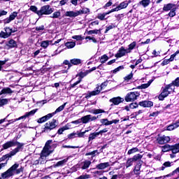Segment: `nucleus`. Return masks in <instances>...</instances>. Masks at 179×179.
Here are the masks:
<instances>
[{
  "label": "nucleus",
  "instance_id": "obj_1",
  "mask_svg": "<svg viewBox=\"0 0 179 179\" xmlns=\"http://www.w3.org/2000/svg\"><path fill=\"white\" fill-rule=\"evenodd\" d=\"M13 146H17V148L10 152V153L5 155L1 158H0V162H3V160H6V159H10V157H12V156H15L16 153H19L20 150H23L24 143H20L16 140H13L8 141L3 145V148L5 150L9 149V148H13Z\"/></svg>",
  "mask_w": 179,
  "mask_h": 179
},
{
  "label": "nucleus",
  "instance_id": "obj_2",
  "mask_svg": "<svg viewBox=\"0 0 179 179\" xmlns=\"http://www.w3.org/2000/svg\"><path fill=\"white\" fill-rule=\"evenodd\" d=\"M18 168L19 164H13L6 172L1 173L2 178H9V177H12V176H15V174H20V173H23V170H24V169L22 166L20 169Z\"/></svg>",
  "mask_w": 179,
  "mask_h": 179
},
{
  "label": "nucleus",
  "instance_id": "obj_3",
  "mask_svg": "<svg viewBox=\"0 0 179 179\" xmlns=\"http://www.w3.org/2000/svg\"><path fill=\"white\" fill-rule=\"evenodd\" d=\"M51 143H52V140L48 141L45 146L41 153V159H44V158L50 156L52 152H54V150H51Z\"/></svg>",
  "mask_w": 179,
  "mask_h": 179
},
{
  "label": "nucleus",
  "instance_id": "obj_4",
  "mask_svg": "<svg viewBox=\"0 0 179 179\" xmlns=\"http://www.w3.org/2000/svg\"><path fill=\"white\" fill-rule=\"evenodd\" d=\"M172 92H174V90L171 87V85H169V84L166 85L158 96L159 100L163 101V100H164V99H166V97H167V96H169V94Z\"/></svg>",
  "mask_w": 179,
  "mask_h": 179
},
{
  "label": "nucleus",
  "instance_id": "obj_5",
  "mask_svg": "<svg viewBox=\"0 0 179 179\" xmlns=\"http://www.w3.org/2000/svg\"><path fill=\"white\" fill-rule=\"evenodd\" d=\"M107 86V82L103 83L101 86H98L95 88V90L92 92H90L85 96L86 99H90L92 96H97V94H100V92L104 89Z\"/></svg>",
  "mask_w": 179,
  "mask_h": 179
},
{
  "label": "nucleus",
  "instance_id": "obj_6",
  "mask_svg": "<svg viewBox=\"0 0 179 179\" xmlns=\"http://www.w3.org/2000/svg\"><path fill=\"white\" fill-rule=\"evenodd\" d=\"M54 10L50 5L43 6L38 12V16H43V15H51Z\"/></svg>",
  "mask_w": 179,
  "mask_h": 179
},
{
  "label": "nucleus",
  "instance_id": "obj_7",
  "mask_svg": "<svg viewBox=\"0 0 179 179\" xmlns=\"http://www.w3.org/2000/svg\"><path fill=\"white\" fill-rule=\"evenodd\" d=\"M139 96H141V94L138 92H131L126 95L124 99L127 102L135 101Z\"/></svg>",
  "mask_w": 179,
  "mask_h": 179
},
{
  "label": "nucleus",
  "instance_id": "obj_8",
  "mask_svg": "<svg viewBox=\"0 0 179 179\" xmlns=\"http://www.w3.org/2000/svg\"><path fill=\"white\" fill-rule=\"evenodd\" d=\"M57 121L53 120L52 122H48L45 124V127L43 129V132H50L51 130L54 129L57 127V124H55Z\"/></svg>",
  "mask_w": 179,
  "mask_h": 179
},
{
  "label": "nucleus",
  "instance_id": "obj_9",
  "mask_svg": "<svg viewBox=\"0 0 179 179\" xmlns=\"http://www.w3.org/2000/svg\"><path fill=\"white\" fill-rule=\"evenodd\" d=\"M5 32L1 31L0 33V37L2 38H8V37H10L12 33H15L16 29H12L10 27H6L4 29Z\"/></svg>",
  "mask_w": 179,
  "mask_h": 179
},
{
  "label": "nucleus",
  "instance_id": "obj_10",
  "mask_svg": "<svg viewBox=\"0 0 179 179\" xmlns=\"http://www.w3.org/2000/svg\"><path fill=\"white\" fill-rule=\"evenodd\" d=\"M171 141V138H170V136H158L157 138V142L159 143V145H164L165 143H169Z\"/></svg>",
  "mask_w": 179,
  "mask_h": 179
},
{
  "label": "nucleus",
  "instance_id": "obj_11",
  "mask_svg": "<svg viewBox=\"0 0 179 179\" xmlns=\"http://www.w3.org/2000/svg\"><path fill=\"white\" fill-rule=\"evenodd\" d=\"M127 54H129V52H128L127 49H125V48H124V46H122L121 48H120V49L118 50L117 54L115 55V57L116 58H122V57H125V55H127Z\"/></svg>",
  "mask_w": 179,
  "mask_h": 179
},
{
  "label": "nucleus",
  "instance_id": "obj_12",
  "mask_svg": "<svg viewBox=\"0 0 179 179\" xmlns=\"http://www.w3.org/2000/svg\"><path fill=\"white\" fill-rule=\"evenodd\" d=\"M143 163V161H138L136 164V165L134 167V169L133 170L134 174L136 176H139L141 174V169L142 167V164Z\"/></svg>",
  "mask_w": 179,
  "mask_h": 179
},
{
  "label": "nucleus",
  "instance_id": "obj_13",
  "mask_svg": "<svg viewBox=\"0 0 179 179\" xmlns=\"http://www.w3.org/2000/svg\"><path fill=\"white\" fill-rule=\"evenodd\" d=\"M17 47V43L13 39H10L6 43V48L7 50H10V48H16Z\"/></svg>",
  "mask_w": 179,
  "mask_h": 179
},
{
  "label": "nucleus",
  "instance_id": "obj_14",
  "mask_svg": "<svg viewBox=\"0 0 179 179\" xmlns=\"http://www.w3.org/2000/svg\"><path fill=\"white\" fill-rule=\"evenodd\" d=\"M38 110V109H34V110H31L30 112H27L25 113L24 115L15 119V121H19L20 120H23V118H27V117H31V115H34V114H36V113H37Z\"/></svg>",
  "mask_w": 179,
  "mask_h": 179
},
{
  "label": "nucleus",
  "instance_id": "obj_15",
  "mask_svg": "<svg viewBox=\"0 0 179 179\" xmlns=\"http://www.w3.org/2000/svg\"><path fill=\"white\" fill-rule=\"evenodd\" d=\"M52 117H54V113H49V114L39 118L37 120V122H38V124H43V122H45V121H48V120H50V118H52Z\"/></svg>",
  "mask_w": 179,
  "mask_h": 179
},
{
  "label": "nucleus",
  "instance_id": "obj_16",
  "mask_svg": "<svg viewBox=\"0 0 179 179\" xmlns=\"http://www.w3.org/2000/svg\"><path fill=\"white\" fill-rule=\"evenodd\" d=\"M64 16L67 17H76L79 16V11H66L64 14Z\"/></svg>",
  "mask_w": 179,
  "mask_h": 179
},
{
  "label": "nucleus",
  "instance_id": "obj_17",
  "mask_svg": "<svg viewBox=\"0 0 179 179\" xmlns=\"http://www.w3.org/2000/svg\"><path fill=\"white\" fill-rule=\"evenodd\" d=\"M110 103H113L115 104V106H118V104H120V103H122L124 101V99L121 98L120 96L113 98L110 99Z\"/></svg>",
  "mask_w": 179,
  "mask_h": 179
},
{
  "label": "nucleus",
  "instance_id": "obj_18",
  "mask_svg": "<svg viewBox=\"0 0 179 179\" xmlns=\"http://www.w3.org/2000/svg\"><path fill=\"white\" fill-rule=\"evenodd\" d=\"M92 164V162L89 160H85L80 164V166L82 169V170H86L87 169H89L90 167V165Z\"/></svg>",
  "mask_w": 179,
  "mask_h": 179
},
{
  "label": "nucleus",
  "instance_id": "obj_19",
  "mask_svg": "<svg viewBox=\"0 0 179 179\" xmlns=\"http://www.w3.org/2000/svg\"><path fill=\"white\" fill-rule=\"evenodd\" d=\"M178 127H179V120L176 122L169 125L166 127V131H174V129L178 128Z\"/></svg>",
  "mask_w": 179,
  "mask_h": 179
},
{
  "label": "nucleus",
  "instance_id": "obj_20",
  "mask_svg": "<svg viewBox=\"0 0 179 179\" xmlns=\"http://www.w3.org/2000/svg\"><path fill=\"white\" fill-rule=\"evenodd\" d=\"M176 6V4L169 3L168 4H164L163 7V10L164 12H169V10H171Z\"/></svg>",
  "mask_w": 179,
  "mask_h": 179
},
{
  "label": "nucleus",
  "instance_id": "obj_21",
  "mask_svg": "<svg viewBox=\"0 0 179 179\" xmlns=\"http://www.w3.org/2000/svg\"><path fill=\"white\" fill-rule=\"evenodd\" d=\"M139 106L141 107H152L153 106V102L150 101H143L139 102Z\"/></svg>",
  "mask_w": 179,
  "mask_h": 179
},
{
  "label": "nucleus",
  "instance_id": "obj_22",
  "mask_svg": "<svg viewBox=\"0 0 179 179\" xmlns=\"http://www.w3.org/2000/svg\"><path fill=\"white\" fill-rule=\"evenodd\" d=\"M107 167H110V163L108 162L101 163L96 165V169L99 170H104V169H107Z\"/></svg>",
  "mask_w": 179,
  "mask_h": 179
},
{
  "label": "nucleus",
  "instance_id": "obj_23",
  "mask_svg": "<svg viewBox=\"0 0 179 179\" xmlns=\"http://www.w3.org/2000/svg\"><path fill=\"white\" fill-rule=\"evenodd\" d=\"M12 93H13V91L10 88L5 87L0 92V96H1V94H12Z\"/></svg>",
  "mask_w": 179,
  "mask_h": 179
},
{
  "label": "nucleus",
  "instance_id": "obj_24",
  "mask_svg": "<svg viewBox=\"0 0 179 179\" xmlns=\"http://www.w3.org/2000/svg\"><path fill=\"white\" fill-rule=\"evenodd\" d=\"M169 85H171V87L172 89H176L175 87H179V77H178L177 78H176L175 80H173L171 84H169Z\"/></svg>",
  "mask_w": 179,
  "mask_h": 179
},
{
  "label": "nucleus",
  "instance_id": "obj_25",
  "mask_svg": "<svg viewBox=\"0 0 179 179\" xmlns=\"http://www.w3.org/2000/svg\"><path fill=\"white\" fill-rule=\"evenodd\" d=\"M90 117L92 115H87L81 117V122L83 124H87L90 121Z\"/></svg>",
  "mask_w": 179,
  "mask_h": 179
},
{
  "label": "nucleus",
  "instance_id": "obj_26",
  "mask_svg": "<svg viewBox=\"0 0 179 179\" xmlns=\"http://www.w3.org/2000/svg\"><path fill=\"white\" fill-rule=\"evenodd\" d=\"M138 5H141L143 8H147V6L150 5V0H142L139 1Z\"/></svg>",
  "mask_w": 179,
  "mask_h": 179
},
{
  "label": "nucleus",
  "instance_id": "obj_27",
  "mask_svg": "<svg viewBox=\"0 0 179 179\" xmlns=\"http://www.w3.org/2000/svg\"><path fill=\"white\" fill-rule=\"evenodd\" d=\"M171 150L173 155H176V153H179V143L171 145Z\"/></svg>",
  "mask_w": 179,
  "mask_h": 179
},
{
  "label": "nucleus",
  "instance_id": "obj_28",
  "mask_svg": "<svg viewBox=\"0 0 179 179\" xmlns=\"http://www.w3.org/2000/svg\"><path fill=\"white\" fill-rule=\"evenodd\" d=\"M128 48L127 49L129 54H131V52H132V50H134L135 48V47H136V42L134 41L131 43H130L128 45Z\"/></svg>",
  "mask_w": 179,
  "mask_h": 179
},
{
  "label": "nucleus",
  "instance_id": "obj_29",
  "mask_svg": "<svg viewBox=\"0 0 179 179\" xmlns=\"http://www.w3.org/2000/svg\"><path fill=\"white\" fill-rule=\"evenodd\" d=\"M67 103H64L63 105L60 106L59 108H57L56 109V110L53 113H52V114H53V115H55V114H57V113H61V111H62L64 110V108H65V106H66Z\"/></svg>",
  "mask_w": 179,
  "mask_h": 179
},
{
  "label": "nucleus",
  "instance_id": "obj_30",
  "mask_svg": "<svg viewBox=\"0 0 179 179\" xmlns=\"http://www.w3.org/2000/svg\"><path fill=\"white\" fill-rule=\"evenodd\" d=\"M91 114H103V113H106L104 110L102 109H92L90 111Z\"/></svg>",
  "mask_w": 179,
  "mask_h": 179
},
{
  "label": "nucleus",
  "instance_id": "obj_31",
  "mask_svg": "<svg viewBox=\"0 0 179 179\" xmlns=\"http://www.w3.org/2000/svg\"><path fill=\"white\" fill-rule=\"evenodd\" d=\"M69 157L62 160V161H59L58 162H57V164H55V167H59L61 166H64V164H65V163L68 162L69 160Z\"/></svg>",
  "mask_w": 179,
  "mask_h": 179
},
{
  "label": "nucleus",
  "instance_id": "obj_32",
  "mask_svg": "<svg viewBox=\"0 0 179 179\" xmlns=\"http://www.w3.org/2000/svg\"><path fill=\"white\" fill-rule=\"evenodd\" d=\"M72 65H80L82 64V60L80 59H73L70 60Z\"/></svg>",
  "mask_w": 179,
  "mask_h": 179
},
{
  "label": "nucleus",
  "instance_id": "obj_33",
  "mask_svg": "<svg viewBox=\"0 0 179 179\" xmlns=\"http://www.w3.org/2000/svg\"><path fill=\"white\" fill-rule=\"evenodd\" d=\"M51 43H52L51 41H43L41 43V47H42V48H47Z\"/></svg>",
  "mask_w": 179,
  "mask_h": 179
},
{
  "label": "nucleus",
  "instance_id": "obj_34",
  "mask_svg": "<svg viewBox=\"0 0 179 179\" xmlns=\"http://www.w3.org/2000/svg\"><path fill=\"white\" fill-rule=\"evenodd\" d=\"M143 157V155L141 154H137L134 155L131 159H133V162H140L141 161V159Z\"/></svg>",
  "mask_w": 179,
  "mask_h": 179
},
{
  "label": "nucleus",
  "instance_id": "obj_35",
  "mask_svg": "<svg viewBox=\"0 0 179 179\" xmlns=\"http://www.w3.org/2000/svg\"><path fill=\"white\" fill-rule=\"evenodd\" d=\"M10 101V99H0V107H3L6 104H8Z\"/></svg>",
  "mask_w": 179,
  "mask_h": 179
},
{
  "label": "nucleus",
  "instance_id": "obj_36",
  "mask_svg": "<svg viewBox=\"0 0 179 179\" xmlns=\"http://www.w3.org/2000/svg\"><path fill=\"white\" fill-rule=\"evenodd\" d=\"M99 133L98 132H94V133H92L91 134H90L89 136V142H90V141H93V139H96V138H97V136H99Z\"/></svg>",
  "mask_w": 179,
  "mask_h": 179
},
{
  "label": "nucleus",
  "instance_id": "obj_37",
  "mask_svg": "<svg viewBox=\"0 0 179 179\" xmlns=\"http://www.w3.org/2000/svg\"><path fill=\"white\" fill-rule=\"evenodd\" d=\"M170 150H171V145L166 144L165 145L162 146V152H170Z\"/></svg>",
  "mask_w": 179,
  "mask_h": 179
},
{
  "label": "nucleus",
  "instance_id": "obj_38",
  "mask_svg": "<svg viewBox=\"0 0 179 179\" xmlns=\"http://www.w3.org/2000/svg\"><path fill=\"white\" fill-rule=\"evenodd\" d=\"M90 12V9L87 8H83L81 10H78L79 16L80 15L89 13Z\"/></svg>",
  "mask_w": 179,
  "mask_h": 179
},
{
  "label": "nucleus",
  "instance_id": "obj_39",
  "mask_svg": "<svg viewBox=\"0 0 179 179\" xmlns=\"http://www.w3.org/2000/svg\"><path fill=\"white\" fill-rule=\"evenodd\" d=\"M100 122L102 125H111V122H110V120H108V119H101Z\"/></svg>",
  "mask_w": 179,
  "mask_h": 179
},
{
  "label": "nucleus",
  "instance_id": "obj_40",
  "mask_svg": "<svg viewBox=\"0 0 179 179\" xmlns=\"http://www.w3.org/2000/svg\"><path fill=\"white\" fill-rule=\"evenodd\" d=\"M134 162V161L132 159V158L127 159V161L125 164L126 169H128L129 167H131V166H133Z\"/></svg>",
  "mask_w": 179,
  "mask_h": 179
},
{
  "label": "nucleus",
  "instance_id": "obj_41",
  "mask_svg": "<svg viewBox=\"0 0 179 179\" xmlns=\"http://www.w3.org/2000/svg\"><path fill=\"white\" fill-rule=\"evenodd\" d=\"M178 57L179 58V50L176 51L173 55H171V57L169 59L170 62H173L174 61V59Z\"/></svg>",
  "mask_w": 179,
  "mask_h": 179
},
{
  "label": "nucleus",
  "instance_id": "obj_42",
  "mask_svg": "<svg viewBox=\"0 0 179 179\" xmlns=\"http://www.w3.org/2000/svg\"><path fill=\"white\" fill-rule=\"evenodd\" d=\"M107 61H108V56H107V55H103L101 57L100 62L101 64H106Z\"/></svg>",
  "mask_w": 179,
  "mask_h": 179
},
{
  "label": "nucleus",
  "instance_id": "obj_43",
  "mask_svg": "<svg viewBox=\"0 0 179 179\" xmlns=\"http://www.w3.org/2000/svg\"><path fill=\"white\" fill-rule=\"evenodd\" d=\"M173 162H166L163 164L162 166L160 168L161 170H164V169L167 168V167H171V164Z\"/></svg>",
  "mask_w": 179,
  "mask_h": 179
},
{
  "label": "nucleus",
  "instance_id": "obj_44",
  "mask_svg": "<svg viewBox=\"0 0 179 179\" xmlns=\"http://www.w3.org/2000/svg\"><path fill=\"white\" fill-rule=\"evenodd\" d=\"M65 45L67 48H73L75 45H76V43L71 41V42H67L65 43Z\"/></svg>",
  "mask_w": 179,
  "mask_h": 179
},
{
  "label": "nucleus",
  "instance_id": "obj_45",
  "mask_svg": "<svg viewBox=\"0 0 179 179\" xmlns=\"http://www.w3.org/2000/svg\"><path fill=\"white\" fill-rule=\"evenodd\" d=\"M118 6H119L120 10L122 9H125V8H128V3H127V1H123V2L120 3Z\"/></svg>",
  "mask_w": 179,
  "mask_h": 179
},
{
  "label": "nucleus",
  "instance_id": "obj_46",
  "mask_svg": "<svg viewBox=\"0 0 179 179\" xmlns=\"http://www.w3.org/2000/svg\"><path fill=\"white\" fill-rule=\"evenodd\" d=\"M86 132H89V130H85L83 132H76L77 138H85V134H86Z\"/></svg>",
  "mask_w": 179,
  "mask_h": 179
},
{
  "label": "nucleus",
  "instance_id": "obj_47",
  "mask_svg": "<svg viewBox=\"0 0 179 179\" xmlns=\"http://www.w3.org/2000/svg\"><path fill=\"white\" fill-rule=\"evenodd\" d=\"M61 17V12L60 11H55L50 17L53 19H58V17Z\"/></svg>",
  "mask_w": 179,
  "mask_h": 179
},
{
  "label": "nucleus",
  "instance_id": "obj_48",
  "mask_svg": "<svg viewBox=\"0 0 179 179\" xmlns=\"http://www.w3.org/2000/svg\"><path fill=\"white\" fill-rule=\"evenodd\" d=\"M136 152H139V149L138 148H134L129 150L127 155H133V153H136Z\"/></svg>",
  "mask_w": 179,
  "mask_h": 179
},
{
  "label": "nucleus",
  "instance_id": "obj_49",
  "mask_svg": "<svg viewBox=\"0 0 179 179\" xmlns=\"http://www.w3.org/2000/svg\"><path fill=\"white\" fill-rule=\"evenodd\" d=\"M8 17L10 19L11 21L15 20V19L17 17V12L15 11L12 13Z\"/></svg>",
  "mask_w": 179,
  "mask_h": 179
},
{
  "label": "nucleus",
  "instance_id": "obj_50",
  "mask_svg": "<svg viewBox=\"0 0 179 179\" xmlns=\"http://www.w3.org/2000/svg\"><path fill=\"white\" fill-rule=\"evenodd\" d=\"M132 78H134V73H132V72L131 73H129V75H127V76H125L124 78V80L126 82H129V80H131V79H132Z\"/></svg>",
  "mask_w": 179,
  "mask_h": 179
},
{
  "label": "nucleus",
  "instance_id": "obj_51",
  "mask_svg": "<svg viewBox=\"0 0 179 179\" xmlns=\"http://www.w3.org/2000/svg\"><path fill=\"white\" fill-rule=\"evenodd\" d=\"M176 174H177V178H179V167L173 171L171 175H167L166 177H169V176H176Z\"/></svg>",
  "mask_w": 179,
  "mask_h": 179
},
{
  "label": "nucleus",
  "instance_id": "obj_52",
  "mask_svg": "<svg viewBox=\"0 0 179 179\" xmlns=\"http://www.w3.org/2000/svg\"><path fill=\"white\" fill-rule=\"evenodd\" d=\"M97 19H99V20H106V14L103 13H99L97 15Z\"/></svg>",
  "mask_w": 179,
  "mask_h": 179
},
{
  "label": "nucleus",
  "instance_id": "obj_53",
  "mask_svg": "<svg viewBox=\"0 0 179 179\" xmlns=\"http://www.w3.org/2000/svg\"><path fill=\"white\" fill-rule=\"evenodd\" d=\"M89 73H90V71H88L87 70V71H85V72H80V73H79V76H80V78H85V76H87V75H89Z\"/></svg>",
  "mask_w": 179,
  "mask_h": 179
},
{
  "label": "nucleus",
  "instance_id": "obj_54",
  "mask_svg": "<svg viewBox=\"0 0 179 179\" xmlns=\"http://www.w3.org/2000/svg\"><path fill=\"white\" fill-rule=\"evenodd\" d=\"M29 10L34 12V13H36V15H38V10H37V7L36 6H31Z\"/></svg>",
  "mask_w": 179,
  "mask_h": 179
},
{
  "label": "nucleus",
  "instance_id": "obj_55",
  "mask_svg": "<svg viewBox=\"0 0 179 179\" xmlns=\"http://www.w3.org/2000/svg\"><path fill=\"white\" fill-rule=\"evenodd\" d=\"M122 69H124V66H120L113 70V73H117V72H120V71H122Z\"/></svg>",
  "mask_w": 179,
  "mask_h": 179
},
{
  "label": "nucleus",
  "instance_id": "obj_56",
  "mask_svg": "<svg viewBox=\"0 0 179 179\" xmlns=\"http://www.w3.org/2000/svg\"><path fill=\"white\" fill-rule=\"evenodd\" d=\"M150 86V82H148V83L146 84H142L141 86H140V88L141 89H148V87Z\"/></svg>",
  "mask_w": 179,
  "mask_h": 179
},
{
  "label": "nucleus",
  "instance_id": "obj_57",
  "mask_svg": "<svg viewBox=\"0 0 179 179\" xmlns=\"http://www.w3.org/2000/svg\"><path fill=\"white\" fill-rule=\"evenodd\" d=\"M169 16H170V17H174V16H176V9L173 8L172 10L169 12Z\"/></svg>",
  "mask_w": 179,
  "mask_h": 179
},
{
  "label": "nucleus",
  "instance_id": "obj_58",
  "mask_svg": "<svg viewBox=\"0 0 179 179\" xmlns=\"http://www.w3.org/2000/svg\"><path fill=\"white\" fill-rule=\"evenodd\" d=\"M68 138H69V139H73L75 138H77L76 132V133L73 132V133L69 134Z\"/></svg>",
  "mask_w": 179,
  "mask_h": 179
},
{
  "label": "nucleus",
  "instance_id": "obj_59",
  "mask_svg": "<svg viewBox=\"0 0 179 179\" xmlns=\"http://www.w3.org/2000/svg\"><path fill=\"white\" fill-rule=\"evenodd\" d=\"M72 38H73V40H77L78 41L82 40V36L80 35H76L72 36Z\"/></svg>",
  "mask_w": 179,
  "mask_h": 179
},
{
  "label": "nucleus",
  "instance_id": "obj_60",
  "mask_svg": "<svg viewBox=\"0 0 179 179\" xmlns=\"http://www.w3.org/2000/svg\"><path fill=\"white\" fill-rule=\"evenodd\" d=\"M152 57H159V55H160V52L159 51H156V50H153L152 51Z\"/></svg>",
  "mask_w": 179,
  "mask_h": 179
},
{
  "label": "nucleus",
  "instance_id": "obj_61",
  "mask_svg": "<svg viewBox=\"0 0 179 179\" xmlns=\"http://www.w3.org/2000/svg\"><path fill=\"white\" fill-rule=\"evenodd\" d=\"M99 33L98 29L90 30L88 31V34H97Z\"/></svg>",
  "mask_w": 179,
  "mask_h": 179
},
{
  "label": "nucleus",
  "instance_id": "obj_62",
  "mask_svg": "<svg viewBox=\"0 0 179 179\" xmlns=\"http://www.w3.org/2000/svg\"><path fill=\"white\" fill-rule=\"evenodd\" d=\"M129 108H132V109H134V108H138V103H131V104L129 105Z\"/></svg>",
  "mask_w": 179,
  "mask_h": 179
},
{
  "label": "nucleus",
  "instance_id": "obj_63",
  "mask_svg": "<svg viewBox=\"0 0 179 179\" xmlns=\"http://www.w3.org/2000/svg\"><path fill=\"white\" fill-rule=\"evenodd\" d=\"M99 20H95L90 24V27H92L93 26L99 25Z\"/></svg>",
  "mask_w": 179,
  "mask_h": 179
},
{
  "label": "nucleus",
  "instance_id": "obj_64",
  "mask_svg": "<svg viewBox=\"0 0 179 179\" xmlns=\"http://www.w3.org/2000/svg\"><path fill=\"white\" fill-rule=\"evenodd\" d=\"M3 22L4 24H8L10 23V22H12V21L10 20V18L8 17L4 19L3 20Z\"/></svg>",
  "mask_w": 179,
  "mask_h": 179
}]
</instances>
